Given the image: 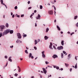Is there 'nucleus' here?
Here are the masks:
<instances>
[{
  "label": "nucleus",
  "instance_id": "nucleus-41",
  "mask_svg": "<svg viewBox=\"0 0 78 78\" xmlns=\"http://www.w3.org/2000/svg\"><path fill=\"white\" fill-rule=\"evenodd\" d=\"M63 53H64V54H66V52L64 51H63Z\"/></svg>",
  "mask_w": 78,
  "mask_h": 78
},
{
  "label": "nucleus",
  "instance_id": "nucleus-35",
  "mask_svg": "<svg viewBox=\"0 0 78 78\" xmlns=\"http://www.w3.org/2000/svg\"><path fill=\"white\" fill-rule=\"evenodd\" d=\"M77 17H78V16H76L74 17V19H77Z\"/></svg>",
  "mask_w": 78,
  "mask_h": 78
},
{
  "label": "nucleus",
  "instance_id": "nucleus-59",
  "mask_svg": "<svg viewBox=\"0 0 78 78\" xmlns=\"http://www.w3.org/2000/svg\"><path fill=\"white\" fill-rule=\"evenodd\" d=\"M17 17H19H19H20V15H17Z\"/></svg>",
  "mask_w": 78,
  "mask_h": 78
},
{
  "label": "nucleus",
  "instance_id": "nucleus-22",
  "mask_svg": "<svg viewBox=\"0 0 78 78\" xmlns=\"http://www.w3.org/2000/svg\"><path fill=\"white\" fill-rule=\"evenodd\" d=\"M70 54H69V55H68V59H70Z\"/></svg>",
  "mask_w": 78,
  "mask_h": 78
},
{
  "label": "nucleus",
  "instance_id": "nucleus-28",
  "mask_svg": "<svg viewBox=\"0 0 78 78\" xmlns=\"http://www.w3.org/2000/svg\"><path fill=\"white\" fill-rule=\"evenodd\" d=\"M9 61L10 62H12V59H11V58H9Z\"/></svg>",
  "mask_w": 78,
  "mask_h": 78
},
{
  "label": "nucleus",
  "instance_id": "nucleus-43",
  "mask_svg": "<svg viewBox=\"0 0 78 78\" xmlns=\"http://www.w3.org/2000/svg\"><path fill=\"white\" fill-rule=\"evenodd\" d=\"M76 26L77 27H78V23H77L76 24Z\"/></svg>",
  "mask_w": 78,
  "mask_h": 78
},
{
  "label": "nucleus",
  "instance_id": "nucleus-24",
  "mask_svg": "<svg viewBox=\"0 0 78 78\" xmlns=\"http://www.w3.org/2000/svg\"><path fill=\"white\" fill-rule=\"evenodd\" d=\"M25 53H27V54H28V51H27V50H25Z\"/></svg>",
  "mask_w": 78,
  "mask_h": 78
},
{
  "label": "nucleus",
  "instance_id": "nucleus-14",
  "mask_svg": "<svg viewBox=\"0 0 78 78\" xmlns=\"http://www.w3.org/2000/svg\"><path fill=\"white\" fill-rule=\"evenodd\" d=\"M44 37L45 40H47L48 39V37L47 36H45Z\"/></svg>",
  "mask_w": 78,
  "mask_h": 78
},
{
  "label": "nucleus",
  "instance_id": "nucleus-3",
  "mask_svg": "<svg viewBox=\"0 0 78 78\" xmlns=\"http://www.w3.org/2000/svg\"><path fill=\"white\" fill-rule=\"evenodd\" d=\"M17 36L18 39H21L22 38V36H21V34L20 33H18L17 34Z\"/></svg>",
  "mask_w": 78,
  "mask_h": 78
},
{
  "label": "nucleus",
  "instance_id": "nucleus-25",
  "mask_svg": "<svg viewBox=\"0 0 78 78\" xmlns=\"http://www.w3.org/2000/svg\"><path fill=\"white\" fill-rule=\"evenodd\" d=\"M2 35H3V34L1 32V33H0V37H1L2 36Z\"/></svg>",
  "mask_w": 78,
  "mask_h": 78
},
{
  "label": "nucleus",
  "instance_id": "nucleus-60",
  "mask_svg": "<svg viewBox=\"0 0 78 78\" xmlns=\"http://www.w3.org/2000/svg\"><path fill=\"white\" fill-rule=\"evenodd\" d=\"M75 59L76 60H77V58H76V57L75 56Z\"/></svg>",
  "mask_w": 78,
  "mask_h": 78
},
{
  "label": "nucleus",
  "instance_id": "nucleus-8",
  "mask_svg": "<svg viewBox=\"0 0 78 78\" xmlns=\"http://www.w3.org/2000/svg\"><path fill=\"white\" fill-rule=\"evenodd\" d=\"M52 58H54V59H55L56 58H58V56L56 55H53L52 56Z\"/></svg>",
  "mask_w": 78,
  "mask_h": 78
},
{
  "label": "nucleus",
  "instance_id": "nucleus-21",
  "mask_svg": "<svg viewBox=\"0 0 78 78\" xmlns=\"http://www.w3.org/2000/svg\"><path fill=\"white\" fill-rule=\"evenodd\" d=\"M54 9L55 10V16H56V14H56V11H55L56 9V7H54Z\"/></svg>",
  "mask_w": 78,
  "mask_h": 78
},
{
  "label": "nucleus",
  "instance_id": "nucleus-19",
  "mask_svg": "<svg viewBox=\"0 0 78 78\" xmlns=\"http://www.w3.org/2000/svg\"><path fill=\"white\" fill-rule=\"evenodd\" d=\"M61 43L62 45H64V41H62Z\"/></svg>",
  "mask_w": 78,
  "mask_h": 78
},
{
  "label": "nucleus",
  "instance_id": "nucleus-39",
  "mask_svg": "<svg viewBox=\"0 0 78 78\" xmlns=\"http://www.w3.org/2000/svg\"><path fill=\"white\" fill-rule=\"evenodd\" d=\"M5 59H7V58H8V56H7V55H5Z\"/></svg>",
  "mask_w": 78,
  "mask_h": 78
},
{
  "label": "nucleus",
  "instance_id": "nucleus-1",
  "mask_svg": "<svg viewBox=\"0 0 78 78\" xmlns=\"http://www.w3.org/2000/svg\"><path fill=\"white\" fill-rule=\"evenodd\" d=\"M9 33V29H7L6 30H5L4 32H3L2 33V36H4L5 35H5H6L8 33Z\"/></svg>",
  "mask_w": 78,
  "mask_h": 78
},
{
  "label": "nucleus",
  "instance_id": "nucleus-56",
  "mask_svg": "<svg viewBox=\"0 0 78 78\" xmlns=\"http://www.w3.org/2000/svg\"><path fill=\"white\" fill-rule=\"evenodd\" d=\"M14 15H13L12 16V18H14Z\"/></svg>",
  "mask_w": 78,
  "mask_h": 78
},
{
  "label": "nucleus",
  "instance_id": "nucleus-55",
  "mask_svg": "<svg viewBox=\"0 0 78 78\" xmlns=\"http://www.w3.org/2000/svg\"><path fill=\"white\" fill-rule=\"evenodd\" d=\"M13 14V13H12V12H11V16H12V15Z\"/></svg>",
  "mask_w": 78,
  "mask_h": 78
},
{
  "label": "nucleus",
  "instance_id": "nucleus-7",
  "mask_svg": "<svg viewBox=\"0 0 78 78\" xmlns=\"http://www.w3.org/2000/svg\"><path fill=\"white\" fill-rule=\"evenodd\" d=\"M50 45H49V48L50 49H51V50H53V48H52V45L53 44L51 42L50 43Z\"/></svg>",
  "mask_w": 78,
  "mask_h": 78
},
{
  "label": "nucleus",
  "instance_id": "nucleus-48",
  "mask_svg": "<svg viewBox=\"0 0 78 78\" xmlns=\"http://www.w3.org/2000/svg\"><path fill=\"white\" fill-rule=\"evenodd\" d=\"M74 34V32L71 33V36H72V34Z\"/></svg>",
  "mask_w": 78,
  "mask_h": 78
},
{
  "label": "nucleus",
  "instance_id": "nucleus-62",
  "mask_svg": "<svg viewBox=\"0 0 78 78\" xmlns=\"http://www.w3.org/2000/svg\"><path fill=\"white\" fill-rule=\"evenodd\" d=\"M26 49H27V50H28V48H27V47H26Z\"/></svg>",
  "mask_w": 78,
  "mask_h": 78
},
{
  "label": "nucleus",
  "instance_id": "nucleus-37",
  "mask_svg": "<svg viewBox=\"0 0 78 78\" xmlns=\"http://www.w3.org/2000/svg\"><path fill=\"white\" fill-rule=\"evenodd\" d=\"M34 49H35V50H37V48L36 47L34 46Z\"/></svg>",
  "mask_w": 78,
  "mask_h": 78
},
{
  "label": "nucleus",
  "instance_id": "nucleus-46",
  "mask_svg": "<svg viewBox=\"0 0 78 78\" xmlns=\"http://www.w3.org/2000/svg\"><path fill=\"white\" fill-rule=\"evenodd\" d=\"M54 2H52V3L53 4H54V3H55V2H56V1H55V0L54 1Z\"/></svg>",
  "mask_w": 78,
  "mask_h": 78
},
{
  "label": "nucleus",
  "instance_id": "nucleus-5",
  "mask_svg": "<svg viewBox=\"0 0 78 78\" xmlns=\"http://www.w3.org/2000/svg\"><path fill=\"white\" fill-rule=\"evenodd\" d=\"M48 13L50 15H52L53 14V12L52 10H49L48 12Z\"/></svg>",
  "mask_w": 78,
  "mask_h": 78
},
{
  "label": "nucleus",
  "instance_id": "nucleus-27",
  "mask_svg": "<svg viewBox=\"0 0 78 78\" xmlns=\"http://www.w3.org/2000/svg\"><path fill=\"white\" fill-rule=\"evenodd\" d=\"M21 72V69L20 68H19L18 69V72Z\"/></svg>",
  "mask_w": 78,
  "mask_h": 78
},
{
  "label": "nucleus",
  "instance_id": "nucleus-10",
  "mask_svg": "<svg viewBox=\"0 0 78 78\" xmlns=\"http://www.w3.org/2000/svg\"><path fill=\"white\" fill-rule=\"evenodd\" d=\"M9 32L10 33V34H12V33H13L14 31H13V30H11L10 29H9Z\"/></svg>",
  "mask_w": 78,
  "mask_h": 78
},
{
  "label": "nucleus",
  "instance_id": "nucleus-47",
  "mask_svg": "<svg viewBox=\"0 0 78 78\" xmlns=\"http://www.w3.org/2000/svg\"><path fill=\"white\" fill-rule=\"evenodd\" d=\"M32 8L31 7H29L28 9H30Z\"/></svg>",
  "mask_w": 78,
  "mask_h": 78
},
{
  "label": "nucleus",
  "instance_id": "nucleus-44",
  "mask_svg": "<svg viewBox=\"0 0 78 78\" xmlns=\"http://www.w3.org/2000/svg\"><path fill=\"white\" fill-rule=\"evenodd\" d=\"M10 48H13V45L11 46L10 47Z\"/></svg>",
  "mask_w": 78,
  "mask_h": 78
},
{
  "label": "nucleus",
  "instance_id": "nucleus-26",
  "mask_svg": "<svg viewBox=\"0 0 78 78\" xmlns=\"http://www.w3.org/2000/svg\"><path fill=\"white\" fill-rule=\"evenodd\" d=\"M75 69H77V63H76L75 66Z\"/></svg>",
  "mask_w": 78,
  "mask_h": 78
},
{
  "label": "nucleus",
  "instance_id": "nucleus-52",
  "mask_svg": "<svg viewBox=\"0 0 78 78\" xmlns=\"http://www.w3.org/2000/svg\"><path fill=\"white\" fill-rule=\"evenodd\" d=\"M36 12H37V11L36 10H34V13H36Z\"/></svg>",
  "mask_w": 78,
  "mask_h": 78
},
{
  "label": "nucleus",
  "instance_id": "nucleus-49",
  "mask_svg": "<svg viewBox=\"0 0 78 78\" xmlns=\"http://www.w3.org/2000/svg\"><path fill=\"white\" fill-rule=\"evenodd\" d=\"M4 6H5V7H6V9H7V6H6V5H5Z\"/></svg>",
  "mask_w": 78,
  "mask_h": 78
},
{
  "label": "nucleus",
  "instance_id": "nucleus-13",
  "mask_svg": "<svg viewBox=\"0 0 78 78\" xmlns=\"http://www.w3.org/2000/svg\"><path fill=\"white\" fill-rule=\"evenodd\" d=\"M36 19L37 20L39 19V14H38L37 16L36 17Z\"/></svg>",
  "mask_w": 78,
  "mask_h": 78
},
{
  "label": "nucleus",
  "instance_id": "nucleus-54",
  "mask_svg": "<svg viewBox=\"0 0 78 78\" xmlns=\"http://www.w3.org/2000/svg\"><path fill=\"white\" fill-rule=\"evenodd\" d=\"M28 4H30V1H29L28 2Z\"/></svg>",
  "mask_w": 78,
  "mask_h": 78
},
{
  "label": "nucleus",
  "instance_id": "nucleus-34",
  "mask_svg": "<svg viewBox=\"0 0 78 78\" xmlns=\"http://www.w3.org/2000/svg\"><path fill=\"white\" fill-rule=\"evenodd\" d=\"M15 9H17V6H16L15 7Z\"/></svg>",
  "mask_w": 78,
  "mask_h": 78
},
{
  "label": "nucleus",
  "instance_id": "nucleus-38",
  "mask_svg": "<svg viewBox=\"0 0 78 78\" xmlns=\"http://www.w3.org/2000/svg\"><path fill=\"white\" fill-rule=\"evenodd\" d=\"M45 62V63L46 64H48V62H47V61H46Z\"/></svg>",
  "mask_w": 78,
  "mask_h": 78
},
{
  "label": "nucleus",
  "instance_id": "nucleus-51",
  "mask_svg": "<svg viewBox=\"0 0 78 78\" xmlns=\"http://www.w3.org/2000/svg\"><path fill=\"white\" fill-rule=\"evenodd\" d=\"M34 13H32V14L31 15V16H33V15H34Z\"/></svg>",
  "mask_w": 78,
  "mask_h": 78
},
{
  "label": "nucleus",
  "instance_id": "nucleus-4",
  "mask_svg": "<svg viewBox=\"0 0 78 78\" xmlns=\"http://www.w3.org/2000/svg\"><path fill=\"white\" fill-rule=\"evenodd\" d=\"M45 53V51H43L42 52V57L43 58H45V55L44 54Z\"/></svg>",
  "mask_w": 78,
  "mask_h": 78
},
{
  "label": "nucleus",
  "instance_id": "nucleus-50",
  "mask_svg": "<svg viewBox=\"0 0 78 78\" xmlns=\"http://www.w3.org/2000/svg\"><path fill=\"white\" fill-rule=\"evenodd\" d=\"M8 62H7V63L5 65V67H6V66H8Z\"/></svg>",
  "mask_w": 78,
  "mask_h": 78
},
{
  "label": "nucleus",
  "instance_id": "nucleus-23",
  "mask_svg": "<svg viewBox=\"0 0 78 78\" xmlns=\"http://www.w3.org/2000/svg\"><path fill=\"white\" fill-rule=\"evenodd\" d=\"M16 43H19V42H20V40L19 39H17V41H16Z\"/></svg>",
  "mask_w": 78,
  "mask_h": 78
},
{
  "label": "nucleus",
  "instance_id": "nucleus-6",
  "mask_svg": "<svg viewBox=\"0 0 78 78\" xmlns=\"http://www.w3.org/2000/svg\"><path fill=\"white\" fill-rule=\"evenodd\" d=\"M58 50H62L63 49V47L62 46H60L57 48Z\"/></svg>",
  "mask_w": 78,
  "mask_h": 78
},
{
  "label": "nucleus",
  "instance_id": "nucleus-29",
  "mask_svg": "<svg viewBox=\"0 0 78 78\" xmlns=\"http://www.w3.org/2000/svg\"><path fill=\"white\" fill-rule=\"evenodd\" d=\"M48 30H49V29H48V28H47V29H46V33H47V32H48Z\"/></svg>",
  "mask_w": 78,
  "mask_h": 78
},
{
  "label": "nucleus",
  "instance_id": "nucleus-31",
  "mask_svg": "<svg viewBox=\"0 0 78 78\" xmlns=\"http://www.w3.org/2000/svg\"><path fill=\"white\" fill-rule=\"evenodd\" d=\"M42 8H43V7H42V5L40 6V9H42Z\"/></svg>",
  "mask_w": 78,
  "mask_h": 78
},
{
  "label": "nucleus",
  "instance_id": "nucleus-42",
  "mask_svg": "<svg viewBox=\"0 0 78 78\" xmlns=\"http://www.w3.org/2000/svg\"><path fill=\"white\" fill-rule=\"evenodd\" d=\"M57 67V66H53V67L54 68H56Z\"/></svg>",
  "mask_w": 78,
  "mask_h": 78
},
{
  "label": "nucleus",
  "instance_id": "nucleus-12",
  "mask_svg": "<svg viewBox=\"0 0 78 78\" xmlns=\"http://www.w3.org/2000/svg\"><path fill=\"white\" fill-rule=\"evenodd\" d=\"M5 27H6V28H8L9 27V24L8 23H6L5 24Z\"/></svg>",
  "mask_w": 78,
  "mask_h": 78
},
{
  "label": "nucleus",
  "instance_id": "nucleus-17",
  "mask_svg": "<svg viewBox=\"0 0 78 78\" xmlns=\"http://www.w3.org/2000/svg\"><path fill=\"white\" fill-rule=\"evenodd\" d=\"M61 57L62 58H64V54L63 53H61Z\"/></svg>",
  "mask_w": 78,
  "mask_h": 78
},
{
  "label": "nucleus",
  "instance_id": "nucleus-16",
  "mask_svg": "<svg viewBox=\"0 0 78 78\" xmlns=\"http://www.w3.org/2000/svg\"><path fill=\"white\" fill-rule=\"evenodd\" d=\"M57 28L58 29V30H59V31H60V30H61L60 28H59V27L58 26H57Z\"/></svg>",
  "mask_w": 78,
  "mask_h": 78
},
{
  "label": "nucleus",
  "instance_id": "nucleus-11",
  "mask_svg": "<svg viewBox=\"0 0 78 78\" xmlns=\"http://www.w3.org/2000/svg\"><path fill=\"white\" fill-rule=\"evenodd\" d=\"M32 56V54H31V53H30L29 54V58H30Z\"/></svg>",
  "mask_w": 78,
  "mask_h": 78
},
{
  "label": "nucleus",
  "instance_id": "nucleus-33",
  "mask_svg": "<svg viewBox=\"0 0 78 78\" xmlns=\"http://www.w3.org/2000/svg\"><path fill=\"white\" fill-rule=\"evenodd\" d=\"M21 17H24V14H22L21 15Z\"/></svg>",
  "mask_w": 78,
  "mask_h": 78
},
{
  "label": "nucleus",
  "instance_id": "nucleus-2",
  "mask_svg": "<svg viewBox=\"0 0 78 78\" xmlns=\"http://www.w3.org/2000/svg\"><path fill=\"white\" fill-rule=\"evenodd\" d=\"M4 28H5V26L4 25H2L0 26V31H3V30H4Z\"/></svg>",
  "mask_w": 78,
  "mask_h": 78
},
{
  "label": "nucleus",
  "instance_id": "nucleus-32",
  "mask_svg": "<svg viewBox=\"0 0 78 78\" xmlns=\"http://www.w3.org/2000/svg\"><path fill=\"white\" fill-rule=\"evenodd\" d=\"M18 75V74L16 73L14 75V76H17Z\"/></svg>",
  "mask_w": 78,
  "mask_h": 78
},
{
  "label": "nucleus",
  "instance_id": "nucleus-64",
  "mask_svg": "<svg viewBox=\"0 0 78 78\" xmlns=\"http://www.w3.org/2000/svg\"><path fill=\"white\" fill-rule=\"evenodd\" d=\"M18 78H21V76H20L19 77H18Z\"/></svg>",
  "mask_w": 78,
  "mask_h": 78
},
{
  "label": "nucleus",
  "instance_id": "nucleus-20",
  "mask_svg": "<svg viewBox=\"0 0 78 78\" xmlns=\"http://www.w3.org/2000/svg\"><path fill=\"white\" fill-rule=\"evenodd\" d=\"M0 2H1V3L2 5H3V0H1Z\"/></svg>",
  "mask_w": 78,
  "mask_h": 78
},
{
  "label": "nucleus",
  "instance_id": "nucleus-9",
  "mask_svg": "<svg viewBox=\"0 0 78 78\" xmlns=\"http://www.w3.org/2000/svg\"><path fill=\"white\" fill-rule=\"evenodd\" d=\"M43 70L44 71V73H45V74H46V73H47V70H45V69L43 68Z\"/></svg>",
  "mask_w": 78,
  "mask_h": 78
},
{
  "label": "nucleus",
  "instance_id": "nucleus-40",
  "mask_svg": "<svg viewBox=\"0 0 78 78\" xmlns=\"http://www.w3.org/2000/svg\"><path fill=\"white\" fill-rule=\"evenodd\" d=\"M59 66H57V67H56V69H57V70L59 69Z\"/></svg>",
  "mask_w": 78,
  "mask_h": 78
},
{
  "label": "nucleus",
  "instance_id": "nucleus-57",
  "mask_svg": "<svg viewBox=\"0 0 78 78\" xmlns=\"http://www.w3.org/2000/svg\"><path fill=\"white\" fill-rule=\"evenodd\" d=\"M31 78H34V76H31Z\"/></svg>",
  "mask_w": 78,
  "mask_h": 78
},
{
  "label": "nucleus",
  "instance_id": "nucleus-63",
  "mask_svg": "<svg viewBox=\"0 0 78 78\" xmlns=\"http://www.w3.org/2000/svg\"><path fill=\"white\" fill-rule=\"evenodd\" d=\"M61 34H63V32L62 31V32H61Z\"/></svg>",
  "mask_w": 78,
  "mask_h": 78
},
{
  "label": "nucleus",
  "instance_id": "nucleus-30",
  "mask_svg": "<svg viewBox=\"0 0 78 78\" xmlns=\"http://www.w3.org/2000/svg\"><path fill=\"white\" fill-rule=\"evenodd\" d=\"M27 34H26L23 35V37H27Z\"/></svg>",
  "mask_w": 78,
  "mask_h": 78
},
{
  "label": "nucleus",
  "instance_id": "nucleus-53",
  "mask_svg": "<svg viewBox=\"0 0 78 78\" xmlns=\"http://www.w3.org/2000/svg\"><path fill=\"white\" fill-rule=\"evenodd\" d=\"M69 70H70V72H72V68L70 69Z\"/></svg>",
  "mask_w": 78,
  "mask_h": 78
},
{
  "label": "nucleus",
  "instance_id": "nucleus-58",
  "mask_svg": "<svg viewBox=\"0 0 78 78\" xmlns=\"http://www.w3.org/2000/svg\"><path fill=\"white\" fill-rule=\"evenodd\" d=\"M31 58L32 59H33L34 58V57H33V56H32Z\"/></svg>",
  "mask_w": 78,
  "mask_h": 78
},
{
  "label": "nucleus",
  "instance_id": "nucleus-18",
  "mask_svg": "<svg viewBox=\"0 0 78 78\" xmlns=\"http://www.w3.org/2000/svg\"><path fill=\"white\" fill-rule=\"evenodd\" d=\"M37 44V40H35V45H36Z\"/></svg>",
  "mask_w": 78,
  "mask_h": 78
},
{
  "label": "nucleus",
  "instance_id": "nucleus-45",
  "mask_svg": "<svg viewBox=\"0 0 78 78\" xmlns=\"http://www.w3.org/2000/svg\"><path fill=\"white\" fill-rule=\"evenodd\" d=\"M36 22H37V21H36V23H35V27H37V24L36 23Z\"/></svg>",
  "mask_w": 78,
  "mask_h": 78
},
{
  "label": "nucleus",
  "instance_id": "nucleus-15",
  "mask_svg": "<svg viewBox=\"0 0 78 78\" xmlns=\"http://www.w3.org/2000/svg\"><path fill=\"white\" fill-rule=\"evenodd\" d=\"M65 64L66 67H69V64L67 63H65Z\"/></svg>",
  "mask_w": 78,
  "mask_h": 78
},
{
  "label": "nucleus",
  "instance_id": "nucleus-61",
  "mask_svg": "<svg viewBox=\"0 0 78 78\" xmlns=\"http://www.w3.org/2000/svg\"><path fill=\"white\" fill-rule=\"evenodd\" d=\"M61 70H63V68H61Z\"/></svg>",
  "mask_w": 78,
  "mask_h": 78
},
{
  "label": "nucleus",
  "instance_id": "nucleus-36",
  "mask_svg": "<svg viewBox=\"0 0 78 78\" xmlns=\"http://www.w3.org/2000/svg\"><path fill=\"white\" fill-rule=\"evenodd\" d=\"M53 47L54 48V49H55V50H56V47H55V46H53Z\"/></svg>",
  "mask_w": 78,
  "mask_h": 78
}]
</instances>
